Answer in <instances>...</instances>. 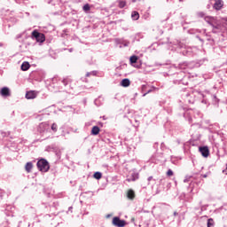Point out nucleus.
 <instances>
[{"instance_id":"nucleus-1","label":"nucleus","mask_w":227,"mask_h":227,"mask_svg":"<svg viewBox=\"0 0 227 227\" xmlns=\"http://www.w3.org/2000/svg\"><path fill=\"white\" fill-rule=\"evenodd\" d=\"M198 17L203 18L210 27H212L213 33H221V31H224L227 26V18L222 19V21L217 20L215 17L212 16H205V12H198Z\"/></svg>"},{"instance_id":"nucleus-2","label":"nucleus","mask_w":227,"mask_h":227,"mask_svg":"<svg viewBox=\"0 0 227 227\" xmlns=\"http://www.w3.org/2000/svg\"><path fill=\"white\" fill-rule=\"evenodd\" d=\"M37 168L39 171H42V173H47L49 169H51V166L49 165V161L45 159H41L37 161Z\"/></svg>"},{"instance_id":"nucleus-3","label":"nucleus","mask_w":227,"mask_h":227,"mask_svg":"<svg viewBox=\"0 0 227 227\" xmlns=\"http://www.w3.org/2000/svg\"><path fill=\"white\" fill-rule=\"evenodd\" d=\"M32 38H35L39 43H43V42H45V35L38 32L37 30H34L32 32Z\"/></svg>"},{"instance_id":"nucleus-4","label":"nucleus","mask_w":227,"mask_h":227,"mask_svg":"<svg viewBox=\"0 0 227 227\" xmlns=\"http://www.w3.org/2000/svg\"><path fill=\"white\" fill-rule=\"evenodd\" d=\"M113 224L114 226L117 227H124L125 224H127V222H125V220L120 219L118 216H115L113 218Z\"/></svg>"},{"instance_id":"nucleus-5","label":"nucleus","mask_w":227,"mask_h":227,"mask_svg":"<svg viewBox=\"0 0 227 227\" xmlns=\"http://www.w3.org/2000/svg\"><path fill=\"white\" fill-rule=\"evenodd\" d=\"M213 1H215L213 3V8L217 12H219V10H222L223 7L224 6V2L223 0H213Z\"/></svg>"},{"instance_id":"nucleus-6","label":"nucleus","mask_w":227,"mask_h":227,"mask_svg":"<svg viewBox=\"0 0 227 227\" xmlns=\"http://www.w3.org/2000/svg\"><path fill=\"white\" fill-rule=\"evenodd\" d=\"M200 153H201L202 157H208L210 155V150L207 146H201L199 148Z\"/></svg>"},{"instance_id":"nucleus-7","label":"nucleus","mask_w":227,"mask_h":227,"mask_svg":"<svg viewBox=\"0 0 227 227\" xmlns=\"http://www.w3.org/2000/svg\"><path fill=\"white\" fill-rule=\"evenodd\" d=\"M47 130H49V124L43 122L39 125L38 132H40V134H45Z\"/></svg>"},{"instance_id":"nucleus-8","label":"nucleus","mask_w":227,"mask_h":227,"mask_svg":"<svg viewBox=\"0 0 227 227\" xmlns=\"http://www.w3.org/2000/svg\"><path fill=\"white\" fill-rule=\"evenodd\" d=\"M178 67L181 70H187V68H193L192 63H189V62L180 63Z\"/></svg>"},{"instance_id":"nucleus-9","label":"nucleus","mask_w":227,"mask_h":227,"mask_svg":"<svg viewBox=\"0 0 227 227\" xmlns=\"http://www.w3.org/2000/svg\"><path fill=\"white\" fill-rule=\"evenodd\" d=\"M184 102L186 104H192V99L191 98V93L189 92H184L183 95H182Z\"/></svg>"},{"instance_id":"nucleus-10","label":"nucleus","mask_w":227,"mask_h":227,"mask_svg":"<svg viewBox=\"0 0 227 227\" xmlns=\"http://www.w3.org/2000/svg\"><path fill=\"white\" fill-rule=\"evenodd\" d=\"M26 98L27 100H33V98H36V92L30 90L26 93Z\"/></svg>"},{"instance_id":"nucleus-11","label":"nucleus","mask_w":227,"mask_h":227,"mask_svg":"<svg viewBox=\"0 0 227 227\" xmlns=\"http://www.w3.org/2000/svg\"><path fill=\"white\" fill-rule=\"evenodd\" d=\"M0 95H2V97H10V89H8V87L2 88Z\"/></svg>"},{"instance_id":"nucleus-12","label":"nucleus","mask_w":227,"mask_h":227,"mask_svg":"<svg viewBox=\"0 0 227 227\" xmlns=\"http://www.w3.org/2000/svg\"><path fill=\"white\" fill-rule=\"evenodd\" d=\"M121 86H122V88H129L130 86V80H129V78L122 79Z\"/></svg>"},{"instance_id":"nucleus-13","label":"nucleus","mask_w":227,"mask_h":227,"mask_svg":"<svg viewBox=\"0 0 227 227\" xmlns=\"http://www.w3.org/2000/svg\"><path fill=\"white\" fill-rule=\"evenodd\" d=\"M61 84H64V86H68L72 84V79L69 77L64 78L60 81Z\"/></svg>"},{"instance_id":"nucleus-14","label":"nucleus","mask_w":227,"mask_h":227,"mask_svg":"<svg viewBox=\"0 0 227 227\" xmlns=\"http://www.w3.org/2000/svg\"><path fill=\"white\" fill-rule=\"evenodd\" d=\"M98 134H100V128H98V126L92 127L91 135L92 136H98Z\"/></svg>"},{"instance_id":"nucleus-15","label":"nucleus","mask_w":227,"mask_h":227,"mask_svg":"<svg viewBox=\"0 0 227 227\" xmlns=\"http://www.w3.org/2000/svg\"><path fill=\"white\" fill-rule=\"evenodd\" d=\"M28 68H31V65H29V62H23L22 64H21V70L23 71V72H27V70L28 69Z\"/></svg>"},{"instance_id":"nucleus-16","label":"nucleus","mask_w":227,"mask_h":227,"mask_svg":"<svg viewBox=\"0 0 227 227\" xmlns=\"http://www.w3.org/2000/svg\"><path fill=\"white\" fill-rule=\"evenodd\" d=\"M127 198H129V200H134V198H136V193L134 192L133 190L128 191Z\"/></svg>"},{"instance_id":"nucleus-17","label":"nucleus","mask_w":227,"mask_h":227,"mask_svg":"<svg viewBox=\"0 0 227 227\" xmlns=\"http://www.w3.org/2000/svg\"><path fill=\"white\" fill-rule=\"evenodd\" d=\"M131 19L132 20H139V12H137V11L132 12Z\"/></svg>"},{"instance_id":"nucleus-18","label":"nucleus","mask_w":227,"mask_h":227,"mask_svg":"<svg viewBox=\"0 0 227 227\" xmlns=\"http://www.w3.org/2000/svg\"><path fill=\"white\" fill-rule=\"evenodd\" d=\"M25 169H26L27 173H31V170L33 169V163L27 162L25 166Z\"/></svg>"},{"instance_id":"nucleus-19","label":"nucleus","mask_w":227,"mask_h":227,"mask_svg":"<svg viewBox=\"0 0 227 227\" xmlns=\"http://www.w3.org/2000/svg\"><path fill=\"white\" fill-rule=\"evenodd\" d=\"M117 4L120 8H123L124 6H127V1H125V0H117Z\"/></svg>"},{"instance_id":"nucleus-20","label":"nucleus","mask_w":227,"mask_h":227,"mask_svg":"<svg viewBox=\"0 0 227 227\" xmlns=\"http://www.w3.org/2000/svg\"><path fill=\"white\" fill-rule=\"evenodd\" d=\"M137 59H138L137 56L133 55L130 57L129 61L131 65H134L135 63H137Z\"/></svg>"},{"instance_id":"nucleus-21","label":"nucleus","mask_w":227,"mask_h":227,"mask_svg":"<svg viewBox=\"0 0 227 227\" xmlns=\"http://www.w3.org/2000/svg\"><path fill=\"white\" fill-rule=\"evenodd\" d=\"M215 225V222L212 218L207 219V227H214Z\"/></svg>"},{"instance_id":"nucleus-22","label":"nucleus","mask_w":227,"mask_h":227,"mask_svg":"<svg viewBox=\"0 0 227 227\" xmlns=\"http://www.w3.org/2000/svg\"><path fill=\"white\" fill-rule=\"evenodd\" d=\"M82 10H83V12L88 13V12H90V10H91V7L89 5V4H86L83 5Z\"/></svg>"},{"instance_id":"nucleus-23","label":"nucleus","mask_w":227,"mask_h":227,"mask_svg":"<svg viewBox=\"0 0 227 227\" xmlns=\"http://www.w3.org/2000/svg\"><path fill=\"white\" fill-rule=\"evenodd\" d=\"M121 45H122L123 47H129V45H130V42L127 41V40H122L121 41Z\"/></svg>"},{"instance_id":"nucleus-24","label":"nucleus","mask_w":227,"mask_h":227,"mask_svg":"<svg viewBox=\"0 0 227 227\" xmlns=\"http://www.w3.org/2000/svg\"><path fill=\"white\" fill-rule=\"evenodd\" d=\"M97 74H98V71H91V72H89L86 74V77H90V75L95 76V75H97Z\"/></svg>"},{"instance_id":"nucleus-25","label":"nucleus","mask_w":227,"mask_h":227,"mask_svg":"<svg viewBox=\"0 0 227 227\" xmlns=\"http://www.w3.org/2000/svg\"><path fill=\"white\" fill-rule=\"evenodd\" d=\"M94 178H96V180H100V178H102V174L100 172H96L94 174Z\"/></svg>"},{"instance_id":"nucleus-26","label":"nucleus","mask_w":227,"mask_h":227,"mask_svg":"<svg viewBox=\"0 0 227 227\" xmlns=\"http://www.w3.org/2000/svg\"><path fill=\"white\" fill-rule=\"evenodd\" d=\"M51 130H53V132H58V124L53 123L51 125Z\"/></svg>"},{"instance_id":"nucleus-27","label":"nucleus","mask_w":227,"mask_h":227,"mask_svg":"<svg viewBox=\"0 0 227 227\" xmlns=\"http://www.w3.org/2000/svg\"><path fill=\"white\" fill-rule=\"evenodd\" d=\"M153 90H156L155 87H153V89L149 90L147 92L143 94V97H146V95H148V93H152V91H153Z\"/></svg>"},{"instance_id":"nucleus-28","label":"nucleus","mask_w":227,"mask_h":227,"mask_svg":"<svg viewBox=\"0 0 227 227\" xmlns=\"http://www.w3.org/2000/svg\"><path fill=\"white\" fill-rule=\"evenodd\" d=\"M167 176H173V170L168 169V170L167 171Z\"/></svg>"},{"instance_id":"nucleus-29","label":"nucleus","mask_w":227,"mask_h":227,"mask_svg":"<svg viewBox=\"0 0 227 227\" xmlns=\"http://www.w3.org/2000/svg\"><path fill=\"white\" fill-rule=\"evenodd\" d=\"M189 114H191V112H189V110H187V111L184 114V118H186V116H189Z\"/></svg>"},{"instance_id":"nucleus-30","label":"nucleus","mask_w":227,"mask_h":227,"mask_svg":"<svg viewBox=\"0 0 227 227\" xmlns=\"http://www.w3.org/2000/svg\"><path fill=\"white\" fill-rule=\"evenodd\" d=\"M4 194V192L2 190H0V200H3Z\"/></svg>"},{"instance_id":"nucleus-31","label":"nucleus","mask_w":227,"mask_h":227,"mask_svg":"<svg viewBox=\"0 0 227 227\" xmlns=\"http://www.w3.org/2000/svg\"><path fill=\"white\" fill-rule=\"evenodd\" d=\"M160 148H161V150H164V148H166V145L164 143H161Z\"/></svg>"},{"instance_id":"nucleus-32","label":"nucleus","mask_w":227,"mask_h":227,"mask_svg":"<svg viewBox=\"0 0 227 227\" xmlns=\"http://www.w3.org/2000/svg\"><path fill=\"white\" fill-rule=\"evenodd\" d=\"M146 90V85H142V91H145Z\"/></svg>"},{"instance_id":"nucleus-33","label":"nucleus","mask_w":227,"mask_h":227,"mask_svg":"<svg viewBox=\"0 0 227 227\" xmlns=\"http://www.w3.org/2000/svg\"><path fill=\"white\" fill-rule=\"evenodd\" d=\"M147 180L148 182H152V180H153V176H149Z\"/></svg>"},{"instance_id":"nucleus-34","label":"nucleus","mask_w":227,"mask_h":227,"mask_svg":"<svg viewBox=\"0 0 227 227\" xmlns=\"http://www.w3.org/2000/svg\"><path fill=\"white\" fill-rule=\"evenodd\" d=\"M94 104H95L96 106H98V99H96V100L94 101Z\"/></svg>"},{"instance_id":"nucleus-35","label":"nucleus","mask_w":227,"mask_h":227,"mask_svg":"<svg viewBox=\"0 0 227 227\" xmlns=\"http://www.w3.org/2000/svg\"><path fill=\"white\" fill-rule=\"evenodd\" d=\"M210 7H211L210 4H207V10H210Z\"/></svg>"},{"instance_id":"nucleus-36","label":"nucleus","mask_w":227,"mask_h":227,"mask_svg":"<svg viewBox=\"0 0 227 227\" xmlns=\"http://www.w3.org/2000/svg\"><path fill=\"white\" fill-rule=\"evenodd\" d=\"M189 122L191 123V121H192V117H189Z\"/></svg>"},{"instance_id":"nucleus-37","label":"nucleus","mask_w":227,"mask_h":227,"mask_svg":"<svg viewBox=\"0 0 227 227\" xmlns=\"http://www.w3.org/2000/svg\"><path fill=\"white\" fill-rule=\"evenodd\" d=\"M223 173H224L225 175H227V167H226V169L223 170Z\"/></svg>"},{"instance_id":"nucleus-38","label":"nucleus","mask_w":227,"mask_h":227,"mask_svg":"<svg viewBox=\"0 0 227 227\" xmlns=\"http://www.w3.org/2000/svg\"><path fill=\"white\" fill-rule=\"evenodd\" d=\"M203 178H207V174H204L202 175Z\"/></svg>"},{"instance_id":"nucleus-39","label":"nucleus","mask_w":227,"mask_h":227,"mask_svg":"<svg viewBox=\"0 0 227 227\" xmlns=\"http://www.w3.org/2000/svg\"><path fill=\"white\" fill-rule=\"evenodd\" d=\"M2 136L4 137V136H6L5 132H2Z\"/></svg>"},{"instance_id":"nucleus-40","label":"nucleus","mask_w":227,"mask_h":227,"mask_svg":"<svg viewBox=\"0 0 227 227\" xmlns=\"http://www.w3.org/2000/svg\"><path fill=\"white\" fill-rule=\"evenodd\" d=\"M74 51V49L70 48L69 49V52H72Z\"/></svg>"},{"instance_id":"nucleus-41","label":"nucleus","mask_w":227,"mask_h":227,"mask_svg":"<svg viewBox=\"0 0 227 227\" xmlns=\"http://www.w3.org/2000/svg\"><path fill=\"white\" fill-rule=\"evenodd\" d=\"M174 215H178V213L177 212H174Z\"/></svg>"},{"instance_id":"nucleus-42","label":"nucleus","mask_w":227,"mask_h":227,"mask_svg":"<svg viewBox=\"0 0 227 227\" xmlns=\"http://www.w3.org/2000/svg\"><path fill=\"white\" fill-rule=\"evenodd\" d=\"M0 47H3V43H0Z\"/></svg>"},{"instance_id":"nucleus-43","label":"nucleus","mask_w":227,"mask_h":227,"mask_svg":"<svg viewBox=\"0 0 227 227\" xmlns=\"http://www.w3.org/2000/svg\"><path fill=\"white\" fill-rule=\"evenodd\" d=\"M132 3H136V0H132Z\"/></svg>"},{"instance_id":"nucleus-44","label":"nucleus","mask_w":227,"mask_h":227,"mask_svg":"<svg viewBox=\"0 0 227 227\" xmlns=\"http://www.w3.org/2000/svg\"><path fill=\"white\" fill-rule=\"evenodd\" d=\"M135 97H137V93H135Z\"/></svg>"},{"instance_id":"nucleus-45","label":"nucleus","mask_w":227,"mask_h":227,"mask_svg":"<svg viewBox=\"0 0 227 227\" xmlns=\"http://www.w3.org/2000/svg\"><path fill=\"white\" fill-rule=\"evenodd\" d=\"M201 210H203V206H201Z\"/></svg>"},{"instance_id":"nucleus-46","label":"nucleus","mask_w":227,"mask_h":227,"mask_svg":"<svg viewBox=\"0 0 227 227\" xmlns=\"http://www.w3.org/2000/svg\"><path fill=\"white\" fill-rule=\"evenodd\" d=\"M181 3H182V1H184V0H179Z\"/></svg>"},{"instance_id":"nucleus-47","label":"nucleus","mask_w":227,"mask_h":227,"mask_svg":"<svg viewBox=\"0 0 227 227\" xmlns=\"http://www.w3.org/2000/svg\"><path fill=\"white\" fill-rule=\"evenodd\" d=\"M184 182H187V179H185Z\"/></svg>"},{"instance_id":"nucleus-48","label":"nucleus","mask_w":227,"mask_h":227,"mask_svg":"<svg viewBox=\"0 0 227 227\" xmlns=\"http://www.w3.org/2000/svg\"><path fill=\"white\" fill-rule=\"evenodd\" d=\"M200 205H201V201L200 202Z\"/></svg>"}]
</instances>
